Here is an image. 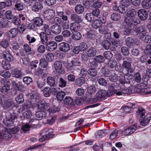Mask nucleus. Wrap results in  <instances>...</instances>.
<instances>
[{
	"label": "nucleus",
	"instance_id": "obj_57",
	"mask_svg": "<svg viewBox=\"0 0 151 151\" xmlns=\"http://www.w3.org/2000/svg\"><path fill=\"white\" fill-rule=\"evenodd\" d=\"M26 38L29 43H34L36 40V39L34 37L29 34L27 35Z\"/></svg>",
	"mask_w": 151,
	"mask_h": 151
},
{
	"label": "nucleus",
	"instance_id": "obj_20",
	"mask_svg": "<svg viewBox=\"0 0 151 151\" xmlns=\"http://www.w3.org/2000/svg\"><path fill=\"white\" fill-rule=\"evenodd\" d=\"M138 41H134V40L132 37L127 38L126 40V43L127 45L130 47H131L135 45H137L138 43Z\"/></svg>",
	"mask_w": 151,
	"mask_h": 151
},
{
	"label": "nucleus",
	"instance_id": "obj_25",
	"mask_svg": "<svg viewBox=\"0 0 151 151\" xmlns=\"http://www.w3.org/2000/svg\"><path fill=\"white\" fill-rule=\"evenodd\" d=\"M96 50L95 48L91 47L89 48L86 52L87 56L89 57L92 58L96 55Z\"/></svg>",
	"mask_w": 151,
	"mask_h": 151
},
{
	"label": "nucleus",
	"instance_id": "obj_23",
	"mask_svg": "<svg viewBox=\"0 0 151 151\" xmlns=\"http://www.w3.org/2000/svg\"><path fill=\"white\" fill-rule=\"evenodd\" d=\"M147 118L145 119H142L140 120V124L142 126H145L147 124L150 122L151 119V114L149 113L147 115Z\"/></svg>",
	"mask_w": 151,
	"mask_h": 151
},
{
	"label": "nucleus",
	"instance_id": "obj_21",
	"mask_svg": "<svg viewBox=\"0 0 151 151\" xmlns=\"http://www.w3.org/2000/svg\"><path fill=\"white\" fill-rule=\"evenodd\" d=\"M47 35L44 32H41L39 34L40 40L42 43L43 45L46 44L48 41V38Z\"/></svg>",
	"mask_w": 151,
	"mask_h": 151
},
{
	"label": "nucleus",
	"instance_id": "obj_45",
	"mask_svg": "<svg viewBox=\"0 0 151 151\" xmlns=\"http://www.w3.org/2000/svg\"><path fill=\"white\" fill-rule=\"evenodd\" d=\"M127 10V7L121 4L119 6L118 11L121 13L124 14Z\"/></svg>",
	"mask_w": 151,
	"mask_h": 151
},
{
	"label": "nucleus",
	"instance_id": "obj_48",
	"mask_svg": "<svg viewBox=\"0 0 151 151\" xmlns=\"http://www.w3.org/2000/svg\"><path fill=\"white\" fill-rule=\"evenodd\" d=\"M111 19L114 21H118L121 19L120 15L117 13H113L111 16Z\"/></svg>",
	"mask_w": 151,
	"mask_h": 151
},
{
	"label": "nucleus",
	"instance_id": "obj_33",
	"mask_svg": "<svg viewBox=\"0 0 151 151\" xmlns=\"http://www.w3.org/2000/svg\"><path fill=\"white\" fill-rule=\"evenodd\" d=\"M88 38L94 40L96 38V34L93 30H90L87 32L86 33Z\"/></svg>",
	"mask_w": 151,
	"mask_h": 151
},
{
	"label": "nucleus",
	"instance_id": "obj_27",
	"mask_svg": "<svg viewBox=\"0 0 151 151\" xmlns=\"http://www.w3.org/2000/svg\"><path fill=\"white\" fill-rule=\"evenodd\" d=\"M5 105L6 108L8 109H12L15 106L13 101L11 99H6Z\"/></svg>",
	"mask_w": 151,
	"mask_h": 151
},
{
	"label": "nucleus",
	"instance_id": "obj_59",
	"mask_svg": "<svg viewBox=\"0 0 151 151\" xmlns=\"http://www.w3.org/2000/svg\"><path fill=\"white\" fill-rule=\"evenodd\" d=\"M111 74L110 75L109 80L112 82H115L117 81V76L116 74L114 72L111 73Z\"/></svg>",
	"mask_w": 151,
	"mask_h": 151
},
{
	"label": "nucleus",
	"instance_id": "obj_40",
	"mask_svg": "<svg viewBox=\"0 0 151 151\" xmlns=\"http://www.w3.org/2000/svg\"><path fill=\"white\" fill-rule=\"evenodd\" d=\"M43 30L45 31V33L47 35H49L51 34V32L49 26L46 24H43Z\"/></svg>",
	"mask_w": 151,
	"mask_h": 151
},
{
	"label": "nucleus",
	"instance_id": "obj_34",
	"mask_svg": "<svg viewBox=\"0 0 151 151\" xmlns=\"http://www.w3.org/2000/svg\"><path fill=\"white\" fill-rule=\"evenodd\" d=\"M47 83L51 86H54L55 85V81L54 78L51 76L48 77L47 79Z\"/></svg>",
	"mask_w": 151,
	"mask_h": 151
},
{
	"label": "nucleus",
	"instance_id": "obj_37",
	"mask_svg": "<svg viewBox=\"0 0 151 151\" xmlns=\"http://www.w3.org/2000/svg\"><path fill=\"white\" fill-rule=\"evenodd\" d=\"M9 135V133L7 129H5L2 132H0V139L6 138Z\"/></svg>",
	"mask_w": 151,
	"mask_h": 151
},
{
	"label": "nucleus",
	"instance_id": "obj_47",
	"mask_svg": "<svg viewBox=\"0 0 151 151\" xmlns=\"http://www.w3.org/2000/svg\"><path fill=\"white\" fill-rule=\"evenodd\" d=\"M10 88L9 84H7L5 85L1 89V92L3 93H5L8 92Z\"/></svg>",
	"mask_w": 151,
	"mask_h": 151
},
{
	"label": "nucleus",
	"instance_id": "obj_60",
	"mask_svg": "<svg viewBox=\"0 0 151 151\" xmlns=\"http://www.w3.org/2000/svg\"><path fill=\"white\" fill-rule=\"evenodd\" d=\"M88 72L89 75L92 76H96L97 74V71L94 68H91L88 70Z\"/></svg>",
	"mask_w": 151,
	"mask_h": 151
},
{
	"label": "nucleus",
	"instance_id": "obj_8",
	"mask_svg": "<svg viewBox=\"0 0 151 151\" xmlns=\"http://www.w3.org/2000/svg\"><path fill=\"white\" fill-rule=\"evenodd\" d=\"M137 14L138 16L141 20H145L147 18V12L144 9H141L138 10Z\"/></svg>",
	"mask_w": 151,
	"mask_h": 151
},
{
	"label": "nucleus",
	"instance_id": "obj_43",
	"mask_svg": "<svg viewBox=\"0 0 151 151\" xmlns=\"http://www.w3.org/2000/svg\"><path fill=\"white\" fill-rule=\"evenodd\" d=\"M65 95V93L64 92L60 91L57 93L56 98L58 100L61 101Z\"/></svg>",
	"mask_w": 151,
	"mask_h": 151
},
{
	"label": "nucleus",
	"instance_id": "obj_15",
	"mask_svg": "<svg viewBox=\"0 0 151 151\" xmlns=\"http://www.w3.org/2000/svg\"><path fill=\"white\" fill-rule=\"evenodd\" d=\"M62 64L61 62L57 60L55 62L53 67L55 69L57 72L62 73Z\"/></svg>",
	"mask_w": 151,
	"mask_h": 151
},
{
	"label": "nucleus",
	"instance_id": "obj_4",
	"mask_svg": "<svg viewBox=\"0 0 151 151\" xmlns=\"http://www.w3.org/2000/svg\"><path fill=\"white\" fill-rule=\"evenodd\" d=\"M55 12L54 10L49 9L45 11L43 13V16L46 17L48 20H50L53 18L55 15Z\"/></svg>",
	"mask_w": 151,
	"mask_h": 151
},
{
	"label": "nucleus",
	"instance_id": "obj_46",
	"mask_svg": "<svg viewBox=\"0 0 151 151\" xmlns=\"http://www.w3.org/2000/svg\"><path fill=\"white\" fill-rule=\"evenodd\" d=\"M100 71L102 74L104 75L105 77H108L110 75V72L106 68H102L101 69Z\"/></svg>",
	"mask_w": 151,
	"mask_h": 151
},
{
	"label": "nucleus",
	"instance_id": "obj_29",
	"mask_svg": "<svg viewBox=\"0 0 151 151\" xmlns=\"http://www.w3.org/2000/svg\"><path fill=\"white\" fill-rule=\"evenodd\" d=\"M15 100L16 102L18 104L22 103L24 101L23 94L22 93H19L17 95L15 98Z\"/></svg>",
	"mask_w": 151,
	"mask_h": 151
},
{
	"label": "nucleus",
	"instance_id": "obj_53",
	"mask_svg": "<svg viewBox=\"0 0 151 151\" xmlns=\"http://www.w3.org/2000/svg\"><path fill=\"white\" fill-rule=\"evenodd\" d=\"M108 90L109 92L108 94L109 95V96H110L116 92V90L114 89V86L113 85H111L108 87Z\"/></svg>",
	"mask_w": 151,
	"mask_h": 151
},
{
	"label": "nucleus",
	"instance_id": "obj_9",
	"mask_svg": "<svg viewBox=\"0 0 151 151\" xmlns=\"http://www.w3.org/2000/svg\"><path fill=\"white\" fill-rule=\"evenodd\" d=\"M3 58L8 61H12L13 60L12 56L11 55L9 50L6 49L4 51L2 54Z\"/></svg>",
	"mask_w": 151,
	"mask_h": 151
},
{
	"label": "nucleus",
	"instance_id": "obj_64",
	"mask_svg": "<svg viewBox=\"0 0 151 151\" xmlns=\"http://www.w3.org/2000/svg\"><path fill=\"white\" fill-rule=\"evenodd\" d=\"M0 75L2 77L5 78H9L11 76V74L10 72L7 71H3L1 72Z\"/></svg>",
	"mask_w": 151,
	"mask_h": 151
},
{
	"label": "nucleus",
	"instance_id": "obj_50",
	"mask_svg": "<svg viewBox=\"0 0 151 151\" xmlns=\"http://www.w3.org/2000/svg\"><path fill=\"white\" fill-rule=\"evenodd\" d=\"M145 110L144 109L142 108H139L137 112V113L138 115H140L141 117L143 118L145 116Z\"/></svg>",
	"mask_w": 151,
	"mask_h": 151
},
{
	"label": "nucleus",
	"instance_id": "obj_38",
	"mask_svg": "<svg viewBox=\"0 0 151 151\" xmlns=\"http://www.w3.org/2000/svg\"><path fill=\"white\" fill-rule=\"evenodd\" d=\"M51 90L49 87H46L44 89L43 91V95L45 97L49 96L51 94Z\"/></svg>",
	"mask_w": 151,
	"mask_h": 151
},
{
	"label": "nucleus",
	"instance_id": "obj_41",
	"mask_svg": "<svg viewBox=\"0 0 151 151\" xmlns=\"http://www.w3.org/2000/svg\"><path fill=\"white\" fill-rule=\"evenodd\" d=\"M78 47L80 51H86L88 48V45L85 42H82L80 44Z\"/></svg>",
	"mask_w": 151,
	"mask_h": 151
},
{
	"label": "nucleus",
	"instance_id": "obj_56",
	"mask_svg": "<svg viewBox=\"0 0 151 151\" xmlns=\"http://www.w3.org/2000/svg\"><path fill=\"white\" fill-rule=\"evenodd\" d=\"M39 65L44 68H45L48 65L45 59L42 58L40 60Z\"/></svg>",
	"mask_w": 151,
	"mask_h": 151
},
{
	"label": "nucleus",
	"instance_id": "obj_52",
	"mask_svg": "<svg viewBox=\"0 0 151 151\" xmlns=\"http://www.w3.org/2000/svg\"><path fill=\"white\" fill-rule=\"evenodd\" d=\"M11 48L13 51H17L19 47V45L18 43L13 41L11 45Z\"/></svg>",
	"mask_w": 151,
	"mask_h": 151
},
{
	"label": "nucleus",
	"instance_id": "obj_35",
	"mask_svg": "<svg viewBox=\"0 0 151 151\" xmlns=\"http://www.w3.org/2000/svg\"><path fill=\"white\" fill-rule=\"evenodd\" d=\"M24 47L26 52L32 55H34L35 52L33 50H32L31 48L27 44H25L24 45Z\"/></svg>",
	"mask_w": 151,
	"mask_h": 151
},
{
	"label": "nucleus",
	"instance_id": "obj_11",
	"mask_svg": "<svg viewBox=\"0 0 151 151\" xmlns=\"http://www.w3.org/2000/svg\"><path fill=\"white\" fill-rule=\"evenodd\" d=\"M61 27L58 24L53 25L51 27L52 32L55 35L59 34L62 31Z\"/></svg>",
	"mask_w": 151,
	"mask_h": 151
},
{
	"label": "nucleus",
	"instance_id": "obj_51",
	"mask_svg": "<svg viewBox=\"0 0 151 151\" xmlns=\"http://www.w3.org/2000/svg\"><path fill=\"white\" fill-rule=\"evenodd\" d=\"M99 32L102 34H105L108 31V29L106 26L104 25L101 26L99 29Z\"/></svg>",
	"mask_w": 151,
	"mask_h": 151
},
{
	"label": "nucleus",
	"instance_id": "obj_7",
	"mask_svg": "<svg viewBox=\"0 0 151 151\" xmlns=\"http://www.w3.org/2000/svg\"><path fill=\"white\" fill-rule=\"evenodd\" d=\"M145 27L142 25L135 29V31L139 33V38L142 39L147 34L146 30L145 29Z\"/></svg>",
	"mask_w": 151,
	"mask_h": 151
},
{
	"label": "nucleus",
	"instance_id": "obj_42",
	"mask_svg": "<svg viewBox=\"0 0 151 151\" xmlns=\"http://www.w3.org/2000/svg\"><path fill=\"white\" fill-rule=\"evenodd\" d=\"M9 39H6L3 40L0 42V45L4 48H6L9 45Z\"/></svg>",
	"mask_w": 151,
	"mask_h": 151
},
{
	"label": "nucleus",
	"instance_id": "obj_61",
	"mask_svg": "<svg viewBox=\"0 0 151 151\" xmlns=\"http://www.w3.org/2000/svg\"><path fill=\"white\" fill-rule=\"evenodd\" d=\"M58 83L59 86L61 88H63L66 86L67 82L62 78H60L59 79Z\"/></svg>",
	"mask_w": 151,
	"mask_h": 151
},
{
	"label": "nucleus",
	"instance_id": "obj_28",
	"mask_svg": "<svg viewBox=\"0 0 151 151\" xmlns=\"http://www.w3.org/2000/svg\"><path fill=\"white\" fill-rule=\"evenodd\" d=\"M70 18L72 21L75 22L80 23L81 22L82 20L80 16H78L75 14H71Z\"/></svg>",
	"mask_w": 151,
	"mask_h": 151
},
{
	"label": "nucleus",
	"instance_id": "obj_32",
	"mask_svg": "<svg viewBox=\"0 0 151 151\" xmlns=\"http://www.w3.org/2000/svg\"><path fill=\"white\" fill-rule=\"evenodd\" d=\"M84 7L81 4L77 5L75 8V12L78 14H81L84 11Z\"/></svg>",
	"mask_w": 151,
	"mask_h": 151
},
{
	"label": "nucleus",
	"instance_id": "obj_58",
	"mask_svg": "<svg viewBox=\"0 0 151 151\" xmlns=\"http://www.w3.org/2000/svg\"><path fill=\"white\" fill-rule=\"evenodd\" d=\"M23 82L27 85H29L32 81V79L30 77H24L23 79Z\"/></svg>",
	"mask_w": 151,
	"mask_h": 151
},
{
	"label": "nucleus",
	"instance_id": "obj_62",
	"mask_svg": "<svg viewBox=\"0 0 151 151\" xmlns=\"http://www.w3.org/2000/svg\"><path fill=\"white\" fill-rule=\"evenodd\" d=\"M5 16L6 18L9 19H12L13 17V14L12 11L10 10L6 11L5 13Z\"/></svg>",
	"mask_w": 151,
	"mask_h": 151
},
{
	"label": "nucleus",
	"instance_id": "obj_3",
	"mask_svg": "<svg viewBox=\"0 0 151 151\" xmlns=\"http://www.w3.org/2000/svg\"><path fill=\"white\" fill-rule=\"evenodd\" d=\"M11 74L12 77L17 78H21L25 75L24 73L17 68L12 70Z\"/></svg>",
	"mask_w": 151,
	"mask_h": 151
},
{
	"label": "nucleus",
	"instance_id": "obj_39",
	"mask_svg": "<svg viewBox=\"0 0 151 151\" xmlns=\"http://www.w3.org/2000/svg\"><path fill=\"white\" fill-rule=\"evenodd\" d=\"M101 24L100 20L97 19L92 22L91 26L94 29H97L101 26Z\"/></svg>",
	"mask_w": 151,
	"mask_h": 151
},
{
	"label": "nucleus",
	"instance_id": "obj_31",
	"mask_svg": "<svg viewBox=\"0 0 151 151\" xmlns=\"http://www.w3.org/2000/svg\"><path fill=\"white\" fill-rule=\"evenodd\" d=\"M107 130H105L104 131L102 130H100L96 132L95 133V137L96 138L102 137L106 135V133Z\"/></svg>",
	"mask_w": 151,
	"mask_h": 151
},
{
	"label": "nucleus",
	"instance_id": "obj_18",
	"mask_svg": "<svg viewBox=\"0 0 151 151\" xmlns=\"http://www.w3.org/2000/svg\"><path fill=\"white\" fill-rule=\"evenodd\" d=\"M18 30L16 28H14L11 29L9 31L7 32L6 35L8 37L10 38H14L18 34Z\"/></svg>",
	"mask_w": 151,
	"mask_h": 151
},
{
	"label": "nucleus",
	"instance_id": "obj_26",
	"mask_svg": "<svg viewBox=\"0 0 151 151\" xmlns=\"http://www.w3.org/2000/svg\"><path fill=\"white\" fill-rule=\"evenodd\" d=\"M137 14V12L136 10L133 9H129L127 14V17L129 19H131L133 18Z\"/></svg>",
	"mask_w": 151,
	"mask_h": 151
},
{
	"label": "nucleus",
	"instance_id": "obj_54",
	"mask_svg": "<svg viewBox=\"0 0 151 151\" xmlns=\"http://www.w3.org/2000/svg\"><path fill=\"white\" fill-rule=\"evenodd\" d=\"M46 59L49 61H52L54 59V55L52 53L49 52L45 56Z\"/></svg>",
	"mask_w": 151,
	"mask_h": 151
},
{
	"label": "nucleus",
	"instance_id": "obj_12",
	"mask_svg": "<svg viewBox=\"0 0 151 151\" xmlns=\"http://www.w3.org/2000/svg\"><path fill=\"white\" fill-rule=\"evenodd\" d=\"M96 96L100 99H103L106 97L110 96L108 91L103 90H101L98 91L96 93Z\"/></svg>",
	"mask_w": 151,
	"mask_h": 151
},
{
	"label": "nucleus",
	"instance_id": "obj_5",
	"mask_svg": "<svg viewBox=\"0 0 151 151\" xmlns=\"http://www.w3.org/2000/svg\"><path fill=\"white\" fill-rule=\"evenodd\" d=\"M137 129V127L133 125L129 127L123 131L122 132V135H127L132 134Z\"/></svg>",
	"mask_w": 151,
	"mask_h": 151
},
{
	"label": "nucleus",
	"instance_id": "obj_49",
	"mask_svg": "<svg viewBox=\"0 0 151 151\" xmlns=\"http://www.w3.org/2000/svg\"><path fill=\"white\" fill-rule=\"evenodd\" d=\"M2 65L3 68L6 70H9L11 68L10 64L6 61H3L2 63Z\"/></svg>",
	"mask_w": 151,
	"mask_h": 151
},
{
	"label": "nucleus",
	"instance_id": "obj_10",
	"mask_svg": "<svg viewBox=\"0 0 151 151\" xmlns=\"http://www.w3.org/2000/svg\"><path fill=\"white\" fill-rule=\"evenodd\" d=\"M46 47L47 50L52 51L55 50L57 47V45L54 41H50L46 43Z\"/></svg>",
	"mask_w": 151,
	"mask_h": 151
},
{
	"label": "nucleus",
	"instance_id": "obj_22",
	"mask_svg": "<svg viewBox=\"0 0 151 151\" xmlns=\"http://www.w3.org/2000/svg\"><path fill=\"white\" fill-rule=\"evenodd\" d=\"M43 8V6L39 2H36L32 6V11L35 12H39Z\"/></svg>",
	"mask_w": 151,
	"mask_h": 151
},
{
	"label": "nucleus",
	"instance_id": "obj_17",
	"mask_svg": "<svg viewBox=\"0 0 151 151\" xmlns=\"http://www.w3.org/2000/svg\"><path fill=\"white\" fill-rule=\"evenodd\" d=\"M125 21L129 24L137 25L139 22V20L138 18L134 17L131 19H128L126 18L125 19Z\"/></svg>",
	"mask_w": 151,
	"mask_h": 151
},
{
	"label": "nucleus",
	"instance_id": "obj_24",
	"mask_svg": "<svg viewBox=\"0 0 151 151\" xmlns=\"http://www.w3.org/2000/svg\"><path fill=\"white\" fill-rule=\"evenodd\" d=\"M70 29L72 32H76L80 29V26L76 22L71 23L70 24Z\"/></svg>",
	"mask_w": 151,
	"mask_h": 151
},
{
	"label": "nucleus",
	"instance_id": "obj_63",
	"mask_svg": "<svg viewBox=\"0 0 151 151\" xmlns=\"http://www.w3.org/2000/svg\"><path fill=\"white\" fill-rule=\"evenodd\" d=\"M122 65L123 67L127 69H130L131 68V63L126 60L124 61L122 64Z\"/></svg>",
	"mask_w": 151,
	"mask_h": 151
},
{
	"label": "nucleus",
	"instance_id": "obj_1",
	"mask_svg": "<svg viewBox=\"0 0 151 151\" xmlns=\"http://www.w3.org/2000/svg\"><path fill=\"white\" fill-rule=\"evenodd\" d=\"M28 97L29 99L34 100L36 102L37 109H44L46 110L50 113H54L59 110L57 107L51 105L48 102L43 100H40V95L39 94L32 93L29 94Z\"/></svg>",
	"mask_w": 151,
	"mask_h": 151
},
{
	"label": "nucleus",
	"instance_id": "obj_30",
	"mask_svg": "<svg viewBox=\"0 0 151 151\" xmlns=\"http://www.w3.org/2000/svg\"><path fill=\"white\" fill-rule=\"evenodd\" d=\"M142 7L145 9L151 8V0H143L142 2Z\"/></svg>",
	"mask_w": 151,
	"mask_h": 151
},
{
	"label": "nucleus",
	"instance_id": "obj_14",
	"mask_svg": "<svg viewBox=\"0 0 151 151\" xmlns=\"http://www.w3.org/2000/svg\"><path fill=\"white\" fill-rule=\"evenodd\" d=\"M132 76L129 73L126 74L124 76V79L120 80V82L121 84H124L125 83L131 84V81Z\"/></svg>",
	"mask_w": 151,
	"mask_h": 151
},
{
	"label": "nucleus",
	"instance_id": "obj_55",
	"mask_svg": "<svg viewBox=\"0 0 151 151\" xmlns=\"http://www.w3.org/2000/svg\"><path fill=\"white\" fill-rule=\"evenodd\" d=\"M36 115L37 117L41 118L45 117L46 114L44 111L40 110L37 112Z\"/></svg>",
	"mask_w": 151,
	"mask_h": 151
},
{
	"label": "nucleus",
	"instance_id": "obj_19",
	"mask_svg": "<svg viewBox=\"0 0 151 151\" xmlns=\"http://www.w3.org/2000/svg\"><path fill=\"white\" fill-rule=\"evenodd\" d=\"M33 23L37 27H40L43 25V21L40 17L34 18L32 20Z\"/></svg>",
	"mask_w": 151,
	"mask_h": 151
},
{
	"label": "nucleus",
	"instance_id": "obj_6",
	"mask_svg": "<svg viewBox=\"0 0 151 151\" xmlns=\"http://www.w3.org/2000/svg\"><path fill=\"white\" fill-rule=\"evenodd\" d=\"M56 13L57 16L61 17L62 19L64 21H67L68 17L66 15H64V9L62 7H57L56 10Z\"/></svg>",
	"mask_w": 151,
	"mask_h": 151
},
{
	"label": "nucleus",
	"instance_id": "obj_16",
	"mask_svg": "<svg viewBox=\"0 0 151 151\" xmlns=\"http://www.w3.org/2000/svg\"><path fill=\"white\" fill-rule=\"evenodd\" d=\"M32 101H34V100L32 99ZM35 103H33L32 104V103L30 101H27L26 103H24L23 105L22 106L23 108L24 109H27L29 108H30L31 107H32V108L33 109H35L36 108V104H37L36 102L35 101Z\"/></svg>",
	"mask_w": 151,
	"mask_h": 151
},
{
	"label": "nucleus",
	"instance_id": "obj_13",
	"mask_svg": "<svg viewBox=\"0 0 151 151\" xmlns=\"http://www.w3.org/2000/svg\"><path fill=\"white\" fill-rule=\"evenodd\" d=\"M58 46L60 50L64 52H67L70 49L69 45L65 42H62L59 43Z\"/></svg>",
	"mask_w": 151,
	"mask_h": 151
},
{
	"label": "nucleus",
	"instance_id": "obj_36",
	"mask_svg": "<svg viewBox=\"0 0 151 151\" xmlns=\"http://www.w3.org/2000/svg\"><path fill=\"white\" fill-rule=\"evenodd\" d=\"M81 35L80 33L77 31L73 32L72 35V38L75 40H80L81 38Z\"/></svg>",
	"mask_w": 151,
	"mask_h": 151
},
{
	"label": "nucleus",
	"instance_id": "obj_2",
	"mask_svg": "<svg viewBox=\"0 0 151 151\" xmlns=\"http://www.w3.org/2000/svg\"><path fill=\"white\" fill-rule=\"evenodd\" d=\"M41 135H42L41 138H40L39 141L40 142H43L45 140L48 139L50 138H52L54 136L53 134L50 131L49 128H46L43 129L41 132Z\"/></svg>",
	"mask_w": 151,
	"mask_h": 151
},
{
	"label": "nucleus",
	"instance_id": "obj_44",
	"mask_svg": "<svg viewBox=\"0 0 151 151\" xmlns=\"http://www.w3.org/2000/svg\"><path fill=\"white\" fill-rule=\"evenodd\" d=\"M24 6L22 3H16L14 5L15 9L19 11L22 10L24 9Z\"/></svg>",
	"mask_w": 151,
	"mask_h": 151
}]
</instances>
